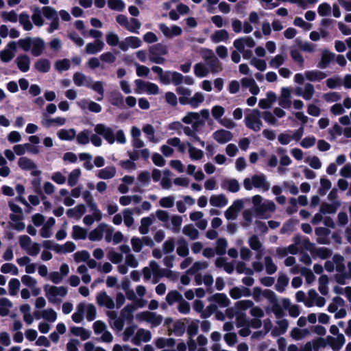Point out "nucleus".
<instances>
[{
	"instance_id": "obj_23",
	"label": "nucleus",
	"mask_w": 351,
	"mask_h": 351,
	"mask_svg": "<svg viewBox=\"0 0 351 351\" xmlns=\"http://www.w3.org/2000/svg\"><path fill=\"white\" fill-rule=\"evenodd\" d=\"M296 95L302 97L305 100H311L315 93V88L312 84L306 83L303 88L298 87L296 88Z\"/></svg>"
},
{
	"instance_id": "obj_16",
	"label": "nucleus",
	"mask_w": 351,
	"mask_h": 351,
	"mask_svg": "<svg viewBox=\"0 0 351 351\" xmlns=\"http://www.w3.org/2000/svg\"><path fill=\"white\" fill-rule=\"evenodd\" d=\"M335 53H332L328 49H323L322 51L320 59L317 63V66L321 69L328 68L330 63L335 60Z\"/></svg>"
},
{
	"instance_id": "obj_28",
	"label": "nucleus",
	"mask_w": 351,
	"mask_h": 351,
	"mask_svg": "<svg viewBox=\"0 0 351 351\" xmlns=\"http://www.w3.org/2000/svg\"><path fill=\"white\" fill-rule=\"evenodd\" d=\"M15 63L18 69L23 73L27 72L30 69V58L25 54L19 55L15 59Z\"/></svg>"
},
{
	"instance_id": "obj_18",
	"label": "nucleus",
	"mask_w": 351,
	"mask_h": 351,
	"mask_svg": "<svg viewBox=\"0 0 351 351\" xmlns=\"http://www.w3.org/2000/svg\"><path fill=\"white\" fill-rule=\"evenodd\" d=\"M19 167L23 170H32V175L34 176H40L41 171L36 170V165L32 160L27 157H21L18 160Z\"/></svg>"
},
{
	"instance_id": "obj_13",
	"label": "nucleus",
	"mask_w": 351,
	"mask_h": 351,
	"mask_svg": "<svg viewBox=\"0 0 351 351\" xmlns=\"http://www.w3.org/2000/svg\"><path fill=\"white\" fill-rule=\"evenodd\" d=\"M244 206V202L242 199H237L233 202L225 211L224 215L228 220L236 219L239 213Z\"/></svg>"
},
{
	"instance_id": "obj_1",
	"label": "nucleus",
	"mask_w": 351,
	"mask_h": 351,
	"mask_svg": "<svg viewBox=\"0 0 351 351\" xmlns=\"http://www.w3.org/2000/svg\"><path fill=\"white\" fill-rule=\"evenodd\" d=\"M42 14H43L46 19L51 21L49 27L47 29L48 33L51 34L59 28L60 21L58 12L51 6H45L42 8L36 7L33 9L32 19L36 26L40 27L44 25L45 21Z\"/></svg>"
},
{
	"instance_id": "obj_44",
	"label": "nucleus",
	"mask_w": 351,
	"mask_h": 351,
	"mask_svg": "<svg viewBox=\"0 0 351 351\" xmlns=\"http://www.w3.org/2000/svg\"><path fill=\"white\" fill-rule=\"evenodd\" d=\"M86 304L79 303L76 306L75 312L72 315V320L75 323H80L84 319Z\"/></svg>"
},
{
	"instance_id": "obj_15",
	"label": "nucleus",
	"mask_w": 351,
	"mask_h": 351,
	"mask_svg": "<svg viewBox=\"0 0 351 351\" xmlns=\"http://www.w3.org/2000/svg\"><path fill=\"white\" fill-rule=\"evenodd\" d=\"M142 45V40L136 36H128L121 40L120 49L127 51L130 48L136 49Z\"/></svg>"
},
{
	"instance_id": "obj_10",
	"label": "nucleus",
	"mask_w": 351,
	"mask_h": 351,
	"mask_svg": "<svg viewBox=\"0 0 351 351\" xmlns=\"http://www.w3.org/2000/svg\"><path fill=\"white\" fill-rule=\"evenodd\" d=\"M137 318L140 320L149 323L152 327H156L161 324L163 317L161 315L148 311H143L137 315Z\"/></svg>"
},
{
	"instance_id": "obj_4",
	"label": "nucleus",
	"mask_w": 351,
	"mask_h": 351,
	"mask_svg": "<svg viewBox=\"0 0 351 351\" xmlns=\"http://www.w3.org/2000/svg\"><path fill=\"white\" fill-rule=\"evenodd\" d=\"M252 202L254 206L256 214L263 218H268L269 213L274 212L276 209L275 204L268 199L263 200L260 195H255L252 197Z\"/></svg>"
},
{
	"instance_id": "obj_38",
	"label": "nucleus",
	"mask_w": 351,
	"mask_h": 351,
	"mask_svg": "<svg viewBox=\"0 0 351 351\" xmlns=\"http://www.w3.org/2000/svg\"><path fill=\"white\" fill-rule=\"evenodd\" d=\"M330 231L324 227H319L315 229V234L317 236V241L320 244H328L329 239L328 236Z\"/></svg>"
},
{
	"instance_id": "obj_42",
	"label": "nucleus",
	"mask_w": 351,
	"mask_h": 351,
	"mask_svg": "<svg viewBox=\"0 0 351 351\" xmlns=\"http://www.w3.org/2000/svg\"><path fill=\"white\" fill-rule=\"evenodd\" d=\"M215 265L217 268H223L228 274H232L234 271V265L227 261L226 258L219 257L215 260Z\"/></svg>"
},
{
	"instance_id": "obj_34",
	"label": "nucleus",
	"mask_w": 351,
	"mask_h": 351,
	"mask_svg": "<svg viewBox=\"0 0 351 351\" xmlns=\"http://www.w3.org/2000/svg\"><path fill=\"white\" fill-rule=\"evenodd\" d=\"M104 46V43L100 39H96L94 42L88 43L85 51L88 54H95L101 51Z\"/></svg>"
},
{
	"instance_id": "obj_51",
	"label": "nucleus",
	"mask_w": 351,
	"mask_h": 351,
	"mask_svg": "<svg viewBox=\"0 0 351 351\" xmlns=\"http://www.w3.org/2000/svg\"><path fill=\"white\" fill-rule=\"evenodd\" d=\"M210 70L207 66L203 63H197L194 65V73L196 77L202 78L208 75Z\"/></svg>"
},
{
	"instance_id": "obj_8",
	"label": "nucleus",
	"mask_w": 351,
	"mask_h": 351,
	"mask_svg": "<svg viewBox=\"0 0 351 351\" xmlns=\"http://www.w3.org/2000/svg\"><path fill=\"white\" fill-rule=\"evenodd\" d=\"M136 89L135 93L137 94L147 93L148 95H158L160 92V88L155 83L143 81L137 79L134 81Z\"/></svg>"
},
{
	"instance_id": "obj_26",
	"label": "nucleus",
	"mask_w": 351,
	"mask_h": 351,
	"mask_svg": "<svg viewBox=\"0 0 351 351\" xmlns=\"http://www.w3.org/2000/svg\"><path fill=\"white\" fill-rule=\"evenodd\" d=\"M289 326L287 319H282L276 322V326L271 330V335L273 337H278L285 334Z\"/></svg>"
},
{
	"instance_id": "obj_54",
	"label": "nucleus",
	"mask_w": 351,
	"mask_h": 351,
	"mask_svg": "<svg viewBox=\"0 0 351 351\" xmlns=\"http://www.w3.org/2000/svg\"><path fill=\"white\" fill-rule=\"evenodd\" d=\"M210 300L214 301L222 308L227 307L230 304V300L223 293H216L213 295Z\"/></svg>"
},
{
	"instance_id": "obj_9",
	"label": "nucleus",
	"mask_w": 351,
	"mask_h": 351,
	"mask_svg": "<svg viewBox=\"0 0 351 351\" xmlns=\"http://www.w3.org/2000/svg\"><path fill=\"white\" fill-rule=\"evenodd\" d=\"M93 328L96 335H101V340L103 342L110 343L113 341V336L108 330V326L104 322L101 320L95 322L93 324Z\"/></svg>"
},
{
	"instance_id": "obj_55",
	"label": "nucleus",
	"mask_w": 351,
	"mask_h": 351,
	"mask_svg": "<svg viewBox=\"0 0 351 351\" xmlns=\"http://www.w3.org/2000/svg\"><path fill=\"white\" fill-rule=\"evenodd\" d=\"M149 267L151 268V269L152 271L153 276H154L152 282L154 284H156L158 282L159 278L161 276H162V270L163 269H161L160 268V266L158 265V264L154 261H152L150 262Z\"/></svg>"
},
{
	"instance_id": "obj_19",
	"label": "nucleus",
	"mask_w": 351,
	"mask_h": 351,
	"mask_svg": "<svg viewBox=\"0 0 351 351\" xmlns=\"http://www.w3.org/2000/svg\"><path fill=\"white\" fill-rule=\"evenodd\" d=\"M212 137L217 143L225 144L232 139L233 134L228 130L219 129L213 133Z\"/></svg>"
},
{
	"instance_id": "obj_48",
	"label": "nucleus",
	"mask_w": 351,
	"mask_h": 351,
	"mask_svg": "<svg viewBox=\"0 0 351 351\" xmlns=\"http://www.w3.org/2000/svg\"><path fill=\"white\" fill-rule=\"evenodd\" d=\"M154 219L150 217H143L141 219V225L138 230L141 234L145 235L149 232V227L153 223Z\"/></svg>"
},
{
	"instance_id": "obj_3",
	"label": "nucleus",
	"mask_w": 351,
	"mask_h": 351,
	"mask_svg": "<svg viewBox=\"0 0 351 351\" xmlns=\"http://www.w3.org/2000/svg\"><path fill=\"white\" fill-rule=\"evenodd\" d=\"M210 118V112L208 109H202L199 112H188L182 118V121L191 125L193 128L199 129L205 125L206 121Z\"/></svg>"
},
{
	"instance_id": "obj_11",
	"label": "nucleus",
	"mask_w": 351,
	"mask_h": 351,
	"mask_svg": "<svg viewBox=\"0 0 351 351\" xmlns=\"http://www.w3.org/2000/svg\"><path fill=\"white\" fill-rule=\"evenodd\" d=\"M256 45V42L251 36L241 37L236 39L233 43L234 47L241 53H243V58H246L245 48H252Z\"/></svg>"
},
{
	"instance_id": "obj_36",
	"label": "nucleus",
	"mask_w": 351,
	"mask_h": 351,
	"mask_svg": "<svg viewBox=\"0 0 351 351\" xmlns=\"http://www.w3.org/2000/svg\"><path fill=\"white\" fill-rule=\"evenodd\" d=\"M32 53L34 56H39L43 53L45 48V42L42 38H36L32 39Z\"/></svg>"
},
{
	"instance_id": "obj_27",
	"label": "nucleus",
	"mask_w": 351,
	"mask_h": 351,
	"mask_svg": "<svg viewBox=\"0 0 351 351\" xmlns=\"http://www.w3.org/2000/svg\"><path fill=\"white\" fill-rule=\"evenodd\" d=\"M291 91L289 88L283 87L280 90V96L279 98V106L283 108H289L291 106Z\"/></svg>"
},
{
	"instance_id": "obj_47",
	"label": "nucleus",
	"mask_w": 351,
	"mask_h": 351,
	"mask_svg": "<svg viewBox=\"0 0 351 351\" xmlns=\"http://www.w3.org/2000/svg\"><path fill=\"white\" fill-rule=\"evenodd\" d=\"M34 68L41 73H47L51 68V62L49 60L41 58L38 60L34 64Z\"/></svg>"
},
{
	"instance_id": "obj_64",
	"label": "nucleus",
	"mask_w": 351,
	"mask_h": 351,
	"mask_svg": "<svg viewBox=\"0 0 351 351\" xmlns=\"http://www.w3.org/2000/svg\"><path fill=\"white\" fill-rule=\"evenodd\" d=\"M286 60V55L281 53L277 54L270 59L269 64L271 68H278L285 62Z\"/></svg>"
},
{
	"instance_id": "obj_5",
	"label": "nucleus",
	"mask_w": 351,
	"mask_h": 351,
	"mask_svg": "<svg viewBox=\"0 0 351 351\" xmlns=\"http://www.w3.org/2000/svg\"><path fill=\"white\" fill-rule=\"evenodd\" d=\"M44 291L48 301L53 304H58L68 294V289L64 286L45 285Z\"/></svg>"
},
{
	"instance_id": "obj_29",
	"label": "nucleus",
	"mask_w": 351,
	"mask_h": 351,
	"mask_svg": "<svg viewBox=\"0 0 351 351\" xmlns=\"http://www.w3.org/2000/svg\"><path fill=\"white\" fill-rule=\"evenodd\" d=\"M86 208L83 204H80L72 208L66 210V215L69 217L80 219L86 213Z\"/></svg>"
},
{
	"instance_id": "obj_25",
	"label": "nucleus",
	"mask_w": 351,
	"mask_h": 351,
	"mask_svg": "<svg viewBox=\"0 0 351 351\" xmlns=\"http://www.w3.org/2000/svg\"><path fill=\"white\" fill-rule=\"evenodd\" d=\"M66 121V120L64 117L48 118L46 113H43L41 123L45 127L50 128L53 126L64 125Z\"/></svg>"
},
{
	"instance_id": "obj_37",
	"label": "nucleus",
	"mask_w": 351,
	"mask_h": 351,
	"mask_svg": "<svg viewBox=\"0 0 351 351\" xmlns=\"http://www.w3.org/2000/svg\"><path fill=\"white\" fill-rule=\"evenodd\" d=\"M73 80L74 84L77 86H89L91 78L85 75L83 73L76 72L73 74Z\"/></svg>"
},
{
	"instance_id": "obj_22",
	"label": "nucleus",
	"mask_w": 351,
	"mask_h": 351,
	"mask_svg": "<svg viewBox=\"0 0 351 351\" xmlns=\"http://www.w3.org/2000/svg\"><path fill=\"white\" fill-rule=\"evenodd\" d=\"M151 338L152 334L149 330L140 328L132 337V342L136 346H139L142 342L149 341Z\"/></svg>"
},
{
	"instance_id": "obj_61",
	"label": "nucleus",
	"mask_w": 351,
	"mask_h": 351,
	"mask_svg": "<svg viewBox=\"0 0 351 351\" xmlns=\"http://www.w3.org/2000/svg\"><path fill=\"white\" fill-rule=\"evenodd\" d=\"M207 65L210 72L213 73H218L222 71V64L219 59L215 56L214 58L207 62Z\"/></svg>"
},
{
	"instance_id": "obj_20",
	"label": "nucleus",
	"mask_w": 351,
	"mask_h": 351,
	"mask_svg": "<svg viewBox=\"0 0 351 351\" xmlns=\"http://www.w3.org/2000/svg\"><path fill=\"white\" fill-rule=\"evenodd\" d=\"M159 29L167 38L180 36L182 32V28L175 25L169 27L165 23H160L159 24Z\"/></svg>"
},
{
	"instance_id": "obj_63",
	"label": "nucleus",
	"mask_w": 351,
	"mask_h": 351,
	"mask_svg": "<svg viewBox=\"0 0 351 351\" xmlns=\"http://www.w3.org/2000/svg\"><path fill=\"white\" fill-rule=\"evenodd\" d=\"M265 270L267 274L271 275L277 271L278 267L274 263L271 256H267L264 258Z\"/></svg>"
},
{
	"instance_id": "obj_33",
	"label": "nucleus",
	"mask_w": 351,
	"mask_h": 351,
	"mask_svg": "<svg viewBox=\"0 0 351 351\" xmlns=\"http://www.w3.org/2000/svg\"><path fill=\"white\" fill-rule=\"evenodd\" d=\"M210 204L214 207L222 208L228 205V199L223 194L213 195L210 198Z\"/></svg>"
},
{
	"instance_id": "obj_17",
	"label": "nucleus",
	"mask_w": 351,
	"mask_h": 351,
	"mask_svg": "<svg viewBox=\"0 0 351 351\" xmlns=\"http://www.w3.org/2000/svg\"><path fill=\"white\" fill-rule=\"evenodd\" d=\"M16 43L14 41L10 42L6 47L0 52V59L3 62H9L15 56Z\"/></svg>"
},
{
	"instance_id": "obj_49",
	"label": "nucleus",
	"mask_w": 351,
	"mask_h": 351,
	"mask_svg": "<svg viewBox=\"0 0 351 351\" xmlns=\"http://www.w3.org/2000/svg\"><path fill=\"white\" fill-rule=\"evenodd\" d=\"M230 295L232 298L237 300L240 298L242 296H250V291L249 289L242 287H234L230 291Z\"/></svg>"
},
{
	"instance_id": "obj_43",
	"label": "nucleus",
	"mask_w": 351,
	"mask_h": 351,
	"mask_svg": "<svg viewBox=\"0 0 351 351\" xmlns=\"http://www.w3.org/2000/svg\"><path fill=\"white\" fill-rule=\"evenodd\" d=\"M210 39L214 43L226 42L229 40V34L226 29L217 30L210 36Z\"/></svg>"
},
{
	"instance_id": "obj_6",
	"label": "nucleus",
	"mask_w": 351,
	"mask_h": 351,
	"mask_svg": "<svg viewBox=\"0 0 351 351\" xmlns=\"http://www.w3.org/2000/svg\"><path fill=\"white\" fill-rule=\"evenodd\" d=\"M243 186L247 191H251L253 188H256L265 192L269 189L270 184L263 173H259L245 178Z\"/></svg>"
},
{
	"instance_id": "obj_46",
	"label": "nucleus",
	"mask_w": 351,
	"mask_h": 351,
	"mask_svg": "<svg viewBox=\"0 0 351 351\" xmlns=\"http://www.w3.org/2000/svg\"><path fill=\"white\" fill-rule=\"evenodd\" d=\"M57 135L62 141H72L76 136V131L73 128L61 129L57 132Z\"/></svg>"
},
{
	"instance_id": "obj_41",
	"label": "nucleus",
	"mask_w": 351,
	"mask_h": 351,
	"mask_svg": "<svg viewBox=\"0 0 351 351\" xmlns=\"http://www.w3.org/2000/svg\"><path fill=\"white\" fill-rule=\"evenodd\" d=\"M106 227V223H99L94 230H93L88 234V239L92 241H100L104 236V228Z\"/></svg>"
},
{
	"instance_id": "obj_45",
	"label": "nucleus",
	"mask_w": 351,
	"mask_h": 351,
	"mask_svg": "<svg viewBox=\"0 0 351 351\" xmlns=\"http://www.w3.org/2000/svg\"><path fill=\"white\" fill-rule=\"evenodd\" d=\"M18 20L20 24L23 26L24 30L30 31L33 29L34 25L30 21L29 15L27 12H23L21 13L19 16Z\"/></svg>"
},
{
	"instance_id": "obj_31",
	"label": "nucleus",
	"mask_w": 351,
	"mask_h": 351,
	"mask_svg": "<svg viewBox=\"0 0 351 351\" xmlns=\"http://www.w3.org/2000/svg\"><path fill=\"white\" fill-rule=\"evenodd\" d=\"M8 206L12 213L10 214V218L13 221H19L23 217V212L22 208L12 202L8 203Z\"/></svg>"
},
{
	"instance_id": "obj_62",
	"label": "nucleus",
	"mask_w": 351,
	"mask_h": 351,
	"mask_svg": "<svg viewBox=\"0 0 351 351\" xmlns=\"http://www.w3.org/2000/svg\"><path fill=\"white\" fill-rule=\"evenodd\" d=\"M228 247V241L224 238H219L216 241L215 251L217 254L222 256L226 254Z\"/></svg>"
},
{
	"instance_id": "obj_58",
	"label": "nucleus",
	"mask_w": 351,
	"mask_h": 351,
	"mask_svg": "<svg viewBox=\"0 0 351 351\" xmlns=\"http://www.w3.org/2000/svg\"><path fill=\"white\" fill-rule=\"evenodd\" d=\"M309 335L308 329H300L298 328H293L290 331V336L295 340L299 341Z\"/></svg>"
},
{
	"instance_id": "obj_32",
	"label": "nucleus",
	"mask_w": 351,
	"mask_h": 351,
	"mask_svg": "<svg viewBox=\"0 0 351 351\" xmlns=\"http://www.w3.org/2000/svg\"><path fill=\"white\" fill-rule=\"evenodd\" d=\"M221 187L231 193H237L240 190V184L234 178L226 179L221 183Z\"/></svg>"
},
{
	"instance_id": "obj_12",
	"label": "nucleus",
	"mask_w": 351,
	"mask_h": 351,
	"mask_svg": "<svg viewBox=\"0 0 351 351\" xmlns=\"http://www.w3.org/2000/svg\"><path fill=\"white\" fill-rule=\"evenodd\" d=\"M151 182L150 173L147 171H142L138 173L136 182L133 189L135 193H143V189L149 185Z\"/></svg>"
},
{
	"instance_id": "obj_30",
	"label": "nucleus",
	"mask_w": 351,
	"mask_h": 351,
	"mask_svg": "<svg viewBox=\"0 0 351 351\" xmlns=\"http://www.w3.org/2000/svg\"><path fill=\"white\" fill-rule=\"evenodd\" d=\"M72 335L80 337L82 341L88 339L91 336V331L83 327L73 326L70 328Z\"/></svg>"
},
{
	"instance_id": "obj_39",
	"label": "nucleus",
	"mask_w": 351,
	"mask_h": 351,
	"mask_svg": "<svg viewBox=\"0 0 351 351\" xmlns=\"http://www.w3.org/2000/svg\"><path fill=\"white\" fill-rule=\"evenodd\" d=\"M117 169L114 166H108L100 169L97 176L103 180H108L114 178L116 175Z\"/></svg>"
},
{
	"instance_id": "obj_60",
	"label": "nucleus",
	"mask_w": 351,
	"mask_h": 351,
	"mask_svg": "<svg viewBox=\"0 0 351 351\" xmlns=\"http://www.w3.org/2000/svg\"><path fill=\"white\" fill-rule=\"evenodd\" d=\"M12 307V303L10 300L5 298L0 299V315H8Z\"/></svg>"
},
{
	"instance_id": "obj_7",
	"label": "nucleus",
	"mask_w": 351,
	"mask_h": 351,
	"mask_svg": "<svg viewBox=\"0 0 351 351\" xmlns=\"http://www.w3.org/2000/svg\"><path fill=\"white\" fill-rule=\"evenodd\" d=\"M244 123L248 129L259 132L263 126L262 112L257 109L250 110L245 116Z\"/></svg>"
},
{
	"instance_id": "obj_53",
	"label": "nucleus",
	"mask_w": 351,
	"mask_h": 351,
	"mask_svg": "<svg viewBox=\"0 0 351 351\" xmlns=\"http://www.w3.org/2000/svg\"><path fill=\"white\" fill-rule=\"evenodd\" d=\"M40 313L43 319L51 323L55 322L58 318L57 313L51 308L44 309Z\"/></svg>"
},
{
	"instance_id": "obj_2",
	"label": "nucleus",
	"mask_w": 351,
	"mask_h": 351,
	"mask_svg": "<svg viewBox=\"0 0 351 351\" xmlns=\"http://www.w3.org/2000/svg\"><path fill=\"white\" fill-rule=\"evenodd\" d=\"M94 130L96 134L101 136L110 145H112L115 141L123 145L127 142L125 133L122 130H118L114 134L112 128L104 124L99 123L95 126Z\"/></svg>"
},
{
	"instance_id": "obj_57",
	"label": "nucleus",
	"mask_w": 351,
	"mask_h": 351,
	"mask_svg": "<svg viewBox=\"0 0 351 351\" xmlns=\"http://www.w3.org/2000/svg\"><path fill=\"white\" fill-rule=\"evenodd\" d=\"M88 232L87 230L79 226H73L72 230V238L77 240V239H85L87 237Z\"/></svg>"
},
{
	"instance_id": "obj_14",
	"label": "nucleus",
	"mask_w": 351,
	"mask_h": 351,
	"mask_svg": "<svg viewBox=\"0 0 351 351\" xmlns=\"http://www.w3.org/2000/svg\"><path fill=\"white\" fill-rule=\"evenodd\" d=\"M96 302L99 306L105 307L108 309L111 310L115 308L114 299L105 291H100L97 293Z\"/></svg>"
},
{
	"instance_id": "obj_50",
	"label": "nucleus",
	"mask_w": 351,
	"mask_h": 351,
	"mask_svg": "<svg viewBox=\"0 0 351 351\" xmlns=\"http://www.w3.org/2000/svg\"><path fill=\"white\" fill-rule=\"evenodd\" d=\"M88 88L93 89L99 95V97L97 98L98 101H101L103 99L104 88V84L101 81L93 82L91 80L89 86H88Z\"/></svg>"
},
{
	"instance_id": "obj_52",
	"label": "nucleus",
	"mask_w": 351,
	"mask_h": 351,
	"mask_svg": "<svg viewBox=\"0 0 351 351\" xmlns=\"http://www.w3.org/2000/svg\"><path fill=\"white\" fill-rule=\"evenodd\" d=\"M177 254L180 256H186L189 253L187 241L184 238H180L178 241Z\"/></svg>"
},
{
	"instance_id": "obj_35",
	"label": "nucleus",
	"mask_w": 351,
	"mask_h": 351,
	"mask_svg": "<svg viewBox=\"0 0 351 351\" xmlns=\"http://www.w3.org/2000/svg\"><path fill=\"white\" fill-rule=\"evenodd\" d=\"M305 77L311 82H319L326 77V74L319 70H309L305 71Z\"/></svg>"
},
{
	"instance_id": "obj_21",
	"label": "nucleus",
	"mask_w": 351,
	"mask_h": 351,
	"mask_svg": "<svg viewBox=\"0 0 351 351\" xmlns=\"http://www.w3.org/2000/svg\"><path fill=\"white\" fill-rule=\"evenodd\" d=\"M325 341L326 343L334 351H339L346 342L345 337L342 334L338 335L336 337L327 336Z\"/></svg>"
},
{
	"instance_id": "obj_56",
	"label": "nucleus",
	"mask_w": 351,
	"mask_h": 351,
	"mask_svg": "<svg viewBox=\"0 0 351 351\" xmlns=\"http://www.w3.org/2000/svg\"><path fill=\"white\" fill-rule=\"evenodd\" d=\"M182 232L191 240L197 239L199 234V231L191 224L184 226L182 229Z\"/></svg>"
},
{
	"instance_id": "obj_59",
	"label": "nucleus",
	"mask_w": 351,
	"mask_h": 351,
	"mask_svg": "<svg viewBox=\"0 0 351 351\" xmlns=\"http://www.w3.org/2000/svg\"><path fill=\"white\" fill-rule=\"evenodd\" d=\"M143 132L146 134L149 141L156 143L158 142V139L155 136V129L150 124H145L143 127Z\"/></svg>"
},
{
	"instance_id": "obj_40",
	"label": "nucleus",
	"mask_w": 351,
	"mask_h": 351,
	"mask_svg": "<svg viewBox=\"0 0 351 351\" xmlns=\"http://www.w3.org/2000/svg\"><path fill=\"white\" fill-rule=\"evenodd\" d=\"M188 153L190 158L192 160H200L204 156V153L202 150L195 147L191 143H187Z\"/></svg>"
},
{
	"instance_id": "obj_24",
	"label": "nucleus",
	"mask_w": 351,
	"mask_h": 351,
	"mask_svg": "<svg viewBox=\"0 0 351 351\" xmlns=\"http://www.w3.org/2000/svg\"><path fill=\"white\" fill-rule=\"evenodd\" d=\"M248 244L250 248L257 252L256 258L261 259L263 252V245L258 236L252 235L248 239Z\"/></svg>"
}]
</instances>
